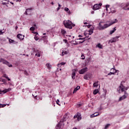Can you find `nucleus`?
<instances>
[{"label":"nucleus","mask_w":129,"mask_h":129,"mask_svg":"<svg viewBox=\"0 0 129 129\" xmlns=\"http://www.w3.org/2000/svg\"><path fill=\"white\" fill-rule=\"evenodd\" d=\"M118 21L116 19H114V21H111L110 23L103 24V22H100L99 23V27H98V30H104V29H106V28H108V27H110L111 25H113V24H115V23H117Z\"/></svg>","instance_id":"obj_1"},{"label":"nucleus","mask_w":129,"mask_h":129,"mask_svg":"<svg viewBox=\"0 0 129 129\" xmlns=\"http://www.w3.org/2000/svg\"><path fill=\"white\" fill-rule=\"evenodd\" d=\"M63 24L67 29H70L71 30L72 29V27H74L75 25L73 24L72 22L70 20H64L63 21Z\"/></svg>","instance_id":"obj_2"},{"label":"nucleus","mask_w":129,"mask_h":129,"mask_svg":"<svg viewBox=\"0 0 129 129\" xmlns=\"http://www.w3.org/2000/svg\"><path fill=\"white\" fill-rule=\"evenodd\" d=\"M124 90H127V87H124V86L122 85V82H121L119 88L117 89V91L119 93H121V92H123L124 91V95H127V93Z\"/></svg>","instance_id":"obj_3"},{"label":"nucleus","mask_w":129,"mask_h":129,"mask_svg":"<svg viewBox=\"0 0 129 129\" xmlns=\"http://www.w3.org/2000/svg\"><path fill=\"white\" fill-rule=\"evenodd\" d=\"M0 62L3 63V64H5L6 65H7V66H8L9 67H13L12 64H10V62H9V61L5 60L3 58H1Z\"/></svg>","instance_id":"obj_4"},{"label":"nucleus","mask_w":129,"mask_h":129,"mask_svg":"<svg viewBox=\"0 0 129 129\" xmlns=\"http://www.w3.org/2000/svg\"><path fill=\"white\" fill-rule=\"evenodd\" d=\"M84 35L86 36L85 37L80 38L77 39L79 41V40H82L83 43H84L85 41L87 40H89V39H90V37H89V36H87L86 33H84Z\"/></svg>","instance_id":"obj_5"},{"label":"nucleus","mask_w":129,"mask_h":129,"mask_svg":"<svg viewBox=\"0 0 129 129\" xmlns=\"http://www.w3.org/2000/svg\"><path fill=\"white\" fill-rule=\"evenodd\" d=\"M101 6H102V4L101 3H100L99 4H95L93 7V10H94V11L99 10V9L101 8Z\"/></svg>","instance_id":"obj_6"},{"label":"nucleus","mask_w":129,"mask_h":129,"mask_svg":"<svg viewBox=\"0 0 129 129\" xmlns=\"http://www.w3.org/2000/svg\"><path fill=\"white\" fill-rule=\"evenodd\" d=\"M74 118H77V120L78 121H79V120H81V114L79 112H78L74 116Z\"/></svg>","instance_id":"obj_7"},{"label":"nucleus","mask_w":129,"mask_h":129,"mask_svg":"<svg viewBox=\"0 0 129 129\" xmlns=\"http://www.w3.org/2000/svg\"><path fill=\"white\" fill-rule=\"evenodd\" d=\"M88 70V69L86 67V68L80 70L79 73H80V74H84L85 73V72H87Z\"/></svg>","instance_id":"obj_8"},{"label":"nucleus","mask_w":129,"mask_h":129,"mask_svg":"<svg viewBox=\"0 0 129 129\" xmlns=\"http://www.w3.org/2000/svg\"><path fill=\"white\" fill-rule=\"evenodd\" d=\"M118 38H119V36H116L112 38L109 41V43H114L115 42H116V41H118L117 39H118Z\"/></svg>","instance_id":"obj_9"},{"label":"nucleus","mask_w":129,"mask_h":129,"mask_svg":"<svg viewBox=\"0 0 129 129\" xmlns=\"http://www.w3.org/2000/svg\"><path fill=\"white\" fill-rule=\"evenodd\" d=\"M12 90V88L5 89L3 91H0V94H3V93H7V92H9V91H11Z\"/></svg>","instance_id":"obj_10"},{"label":"nucleus","mask_w":129,"mask_h":129,"mask_svg":"<svg viewBox=\"0 0 129 129\" xmlns=\"http://www.w3.org/2000/svg\"><path fill=\"white\" fill-rule=\"evenodd\" d=\"M17 37L18 39H19V40H21V41H22V40H24V38H25V36L19 34L17 35Z\"/></svg>","instance_id":"obj_11"},{"label":"nucleus","mask_w":129,"mask_h":129,"mask_svg":"<svg viewBox=\"0 0 129 129\" xmlns=\"http://www.w3.org/2000/svg\"><path fill=\"white\" fill-rule=\"evenodd\" d=\"M76 71H77V69L73 70V73L72 75V79H75V75H76Z\"/></svg>","instance_id":"obj_12"},{"label":"nucleus","mask_w":129,"mask_h":129,"mask_svg":"<svg viewBox=\"0 0 129 129\" xmlns=\"http://www.w3.org/2000/svg\"><path fill=\"white\" fill-rule=\"evenodd\" d=\"M67 118V114H66L63 115L62 118L60 120V122H64V121H66V119Z\"/></svg>","instance_id":"obj_13"},{"label":"nucleus","mask_w":129,"mask_h":129,"mask_svg":"<svg viewBox=\"0 0 129 129\" xmlns=\"http://www.w3.org/2000/svg\"><path fill=\"white\" fill-rule=\"evenodd\" d=\"M127 97V95H123L121 97H120L119 99V101H121V100H123L125 99Z\"/></svg>","instance_id":"obj_14"},{"label":"nucleus","mask_w":129,"mask_h":129,"mask_svg":"<svg viewBox=\"0 0 129 129\" xmlns=\"http://www.w3.org/2000/svg\"><path fill=\"white\" fill-rule=\"evenodd\" d=\"M82 43H83V42L79 41L78 39H77L75 40V43H74L73 44L74 45H79V44H82Z\"/></svg>","instance_id":"obj_15"},{"label":"nucleus","mask_w":129,"mask_h":129,"mask_svg":"<svg viewBox=\"0 0 129 129\" xmlns=\"http://www.w3.org/2000/svg\"><path fill=\"white\" fill-rule=\"evenodd\" d=\"M88 78H90V74H87L84 77V79L86 80H88Z\"/></svg>","instance_id":"obj_16"},{"label":"nucleus","mask_w":129,"mask_h":129,"mask_svg":"<svg viewBox=\"0 0 129 129\" xmlns=\"http://www.w3.org/2000/svg\"><path fill=\"white\" fill-rule=\"evenodd\" d=\"M61 122H60L56 125L55 128L56 129H60L61 127V125H62V124H61Z\"/></svg>","instance_id":"obj_17"},{"label":"nucleus","mask_w":129,"mask_h":129,"mask_svg":"<svg viewBox=\"0 0 129 129\" xmlns=\"http://www.w3.org/2000/svg\"><path fill=\"white\" fill-rule=\"evenodd\" d=\"M114 72H110L108 74V75H114V74H115V73H116V72H117V71L116 70H114Z\"/></svg>","instance_id":"obj_18"},{"label":"nucleus","mask_w":129,"mask_h":129,"mask_svg":"<svg viewBox=\"0 0 129 129\" xmlns=\"http://www.w3.org/2000/svg\"><path fill=\"white\" fill-rule=\"evenodd\" d=\"M46 66L49 70H50V69L52 68V65H51V64H50L49 63H46Z\"/></svg>","instance_id":"obj_19"},{"label":"nucleus","mask_w":129,"mask_h":129,"mask_svg":"<svg viewBox=\"0 0 129 129\" xmlns=\"http://www.w3.org/2000/svg\"><path fill=\"white\" fill-rule=\"evenodd\" d=\"M99 115V114L97 113H95L92 115H90V117L92 118V117H95V116H97Z\"/></svg>","instance_id":"obj_20"},{"label":"nucleus","mask_w":129,"mask_h":129,"mask_svg":"<svg viewBox=\"0 0 129 129\" xmlns=\"http://www.w3.org/2000/svg\"><path fill=\"white\" fill-rule=\"evenodd\" d=\"M129 6V3L126 4V5L123 7V10H125V11L127 10V7Z\"/></svg>","instance_id":"obj_21"},{"label":"nucleus","mask_w":129,"mask_h":129,"mask_svg":"<svg viewBox=\"0 0 129 129\" xmlns=\"http://www.w3.org/2000/svg\"><path fill=\"white\" fill-rule=\"evenodd\" d=\"M3 77H4L5 78H6V79H7L8 81H11V79L9 78V77H8L7 74H4L3 75Z\"/></svg>","instance_id":"obj_22"},{"label":"nucleus","mask_w":129,"mask_h":129,"mask_svg":"<svg viewBox=\"0 0 129 129\" xmlns=\"http://www.w3.org/2000/svg\"><path fill=\"white\" fill-rule=\"evenodd\" d=\"M116 28V27H114L113 30H111L110 31V35H112V34H113L115 31H116V29H115Z\"/></svg>","instance_id":"obj_23"},{"label":"nucleus","mask_w":129,"mask_h":129,"mask_svg":"<svg viewBox=\"0 0 129 129\" xmlns=\"http://www.w3.org/2000/svg\"><path fill=\"white\" fill-rule=\"evenodd\" d=\"M66 64V62H60V63H58L57 64V66L58 67H61V66H62L63 65H65Z\"/></svg>","instance_id":"obj_24"},{"label":"nucleus","mask_w":129,"mask_h":129,"mask_svg":"<svg viewBox=\"0 0 129 129\" xmlns=\"http://www.w3.org/2000/svg\"><path fill=\"white\" fill-rule=\"evenodd\" d=\"M64 11H66V12H68V14H69V15H70L71 14V12H70V11H69L68 8L66 7L64 8Z\"/></svg>","instance_id":"obj_25"},{"label":"nucleus","mask_w":129,"mask_h":129,"mask_svg":"<svg viewBox=\"0 0 129 129\" xmlns=\"http://www.w3.org/2000/svg\"><path fill=\"white\" fill-rule=\"evenodd\" d=\"M68 54V51H62V53H61V56H64V55H67Z\"/></svg>","instance_id":"obj_26"},{"label":"nucleus","mask_w":129,"mask_h":129,"mask_svg":"<svg viewBox=\"0 0 129 129\" xmlns=\"http://www.w3.org/2000/svg\"><path fill=\"white\" fill-rule=\"evenodd\" d=\"M93 86L94 87H97V86H98V81L95 82L93 84Z\"/></svg>","instance_id":"obj_27"},{"label":"nucleus","mask_w":129,"mask_h":129,"mask_svg":"<svg viewBox=\"0 0 129 129\" xmlns=\"http://www.w3.org/2000/svg\"><path fill=\"white\" fill-rule=\"evenodd\" d=\"M31 10H32V9H26V11L24 13V14L26 15H29V14L28 13V12H29V11H31Z\"/></svg>","instance_id":"obj_28"},{"label":"nucleus","mask_w":129,"mask_h":129,"mask_svg":"<svg viewBox=\"0 0 129 129\" xmlns=\"http://www.w3.org/2000/svg\"><path fill=\"white\" fill-rule=\"evenodd\" d=\"M61 33L62 35H65V34H66V31H65V30H64V29H61Z\"/></svg>","instance_id":"obj_29"},{"label":"nucleus","mask_w":129,"mask_h":129,"mask_svg":"<svg viewBox=\"0 0 129 129\" xmlns=\"http://www.w3.org/2000/svg\"><path fill=\"white\" fill-rule=\"evenodd\" d=\"M97 93H98V89H95V90H94V91H93V94H94V95H96V94Z\"/></svg>","instance_id":"obj_30"},{"label":"nucleus","mask_w":129,"mask_h":129,"mask_svg":"<svg viewBox=\"0 0 129 129\" xmlns=\"http://www.w3.org/2000/svg\"><path fill=\"white\" fill-rule=\"evenodd\" d=\"M97 47L99 48V49H102V45L100 44V43H98L97 45Z\"/></svg>","instance_id":"obj_31"},{"label":"nucleus","mask_w":129,"mask_h":129,"mask_svg":"<svg viewBox=\"0 0 129 129\" xmlns=\"http://www.w3.org/2000/svg\"><path fill=\"white\" fill-rule=\"evenodd\" d=\"M93 33V30H90V31H89L88 35H92Z\"/></svg>","instance_id":"obj_32"},{"label":"nucleus","mask_w":129,"mask_h":129,"mask_svg":"<svg viewBox=\"0 0 129 129\" xmlns=\"http://www.w3.org/2000/svg\"><path fill=\"white\" fill-rule=\"evenodd\" d=\"M81 59L82 60H84V59H85V56H84V54H82V55H81Z\"/></svg>","instance_id":"obj_33"},{"label":"nucleus","mask_w":129,"mask_h":129,"mask_svg":"<svg viewBox=\"0 0 129 129\" xmlns=\"http://www.w3.org/2000/svg\"><path fill=\"white\" fill-rule=\"evenodd\" d=\"M30 31H35V27H31L30 28Z\"/></svg>","instance_id":"obj_34"},{"label":"nucleus","mask_w":129,"mask_h":129,"mask_svg":"<svg viewBox=\"0 0 129 129\" xmlns=\"http://www.w3.org/2000/svg\"><path fill=\"white\" fill-rule=\"evenodd\" d=\"M110 125L109 124H107V125H105V129L108 128V127Z\"/></svg>","instance_id":"obj_35"},{"label":"nucleus","mask_w":129,"mask_h":129,"mask_svg":"<svg viewBox=\"0 0 129 129\" xmlns=\"http://www.w3.org/2000/svg\"><path fill=\"white\" fill-rule=\"evenodd\" d=\"M5 106H6V105L0 104V108L2 107H5Z\"/></svg>","instance_id":"obj_36"},{"label":"nucleus","mask_w":129,"mask_h":129,"mask_svg":"<svg viewBox=\"0 0 129 129\" xmlns=\"http://www.w3.org/2000/svg\"><path fill=\"white\" fill-rule=\"evenodd\" d=\"M56 104L58 105H60V104H59V102H60V101H59V99H57L56 101Z\"/></svg>","instance_id":"obj_37"},{"label":"nucleus","mask_w":129,"mask_h":129,"mask_svg":"<svg viewBox=\"0 0 129 129\" xmlns=\"http://www.w3.org/2000/svg\"><path fill=\"white\" fill-rule=\"evenodd\" d=\"M14 42H15V41H14L12 39H9V42L11 43H14Z\"/></svg>","instance_id":"obj_38"},{"label":"nucleus","mask_w":129,"mask_h":129,"mask_svg":"<svg viewBox=\"0 0 129 129\" xmlns=\"http://www.w3.org/2000/svg\"><path fill=\"white\" fill-rule=\"evenodd\" d=\"M35 56H37V57H41L40 53H36Z\"/></svg>","instance_id":"obj_39"},{"label":"nucleus","mask_w":129,"mask_h":129,"mask_svg":"<svg viewBox=\"0 0 129 129\" xmlns=\"http://www.w3.org/2000/svg\"><path fill=\"white\" fill-rule=\"evenodd\" d=\"M108 8H109V5H106V11L107 12V11H108Z\"/></svg>","instance_id":"obj_40"},{"label":"nucleus","mask_w":129,"mask_h":129,"mask_svg":"<svg viewBox=\"0 0 129 129\" xmlns=\"http://www.w3.org/2000/svg\"><path fill=\"white\" fill-rule=\"evenodd\" d=\"M77 90H78L75 88V89L74 90V91H73V93H75V92H76L77 91Z\"/></svg>","instance_id":"obj_41"},{"label":"nucleus","mask_w":129,"mask_h":129,"mask_svg":"<svg viewBox=\"0 0 129 129\" xmlns=\"http://www.w3.org/2000/svg\"><path fill=\"white\" fill-rule=\"evenodd\" d=\"M76 89H77L78 90H79V89H80V86H78L76 88Z\"/></svg>","instance_id":"obj_42"},{"label":"nucleus","mask_w":129,"mask_h":129,"mask_svg":"<svg viewBox=\"0 0 129 129\" xmlns=\"http://www.w3.org/2000/svg\"><path fill=\"white\" fill-rule=\"evenodd\" d=\"M78 37H79V38H83V36L82 35H78Z\"/></svg>","instance_id":"obj_43"},{"label":"nucleus","mask_w":129,"mask_h":129,"mask_svg":"<svg viewBox=\"0 0 129 129\" xmlns=\"http://www.w3.org/2000/svg\"><path fill=\"white\" fill-rule=\"evenodd\" d=\"M34 39L36 40V41H38V40H39V38H38L36 36L34 37Z\"/></svg>","instance_id":"obj_44"},{"label":"nucleus","mask_w":129,"mask_h":129,"mask_svg":"<svg viewBox=\"0 0 129 129\" xmlns=\"http://www.w3.org/2000/svg\"><path fill=\"white\" fill-rule=\"evenodd\" d=\"M114 70H115V69H111V71H112V72H114Z\"/></svg>","instance_id":"obj_45"},{"label":"nucleus","mask_w":129,"mask_h":129,"mask_svg":"<svg viewBox=\"0 0 129 129\" xmlns=\"http://www.w3.org/2000/svg\"><path fill=\"white\" fill-rule=\"evenodd\" d=\"M63 41L64 42V43H67V39H63Z\"/></svg>","instance_id":"obj_46"},{"label":"nucleus","mask_w":129,"mask_h":129,"mask_svg":"<svg viewBox=\"0 0 129 129\" xmlns=\"http://www.w3.org/2000/svg\"><path fill=\"white\" fill-rule=\"evenodd\" d=\"M2 34H4V32H3V30H0V35H2Z\"/></svg>","instance_id":"obj_47"},{"label":"nucleus","mask_w":129,"mask_h":129,"mask_svg":"<svg viewBox=\"0 0 129 129\" xmlns=\"http://www.w3.org/2000/svg\"><path fill=\"white\" fill-rule=\"evenodd\" d=\"M86 26H87V27H88V28H90V27H91V26H90V25H86Z\"/></svg>","instance_id":"obj_48"},{"label":"nucleus","mask_w":129,"mask_h":129,"mask_svg":"<svg viewBox=\"0 0 129 129\" xmlns=\"http://www.w3.org/2000/svg\"><path fill=\"white\" fill-rule=\"evenodd\" d=\"M15 29H16V31L18 30V26H16L15 27Z\"/></svg>","instance_id":"obj_49"},{"label":"nucleus","mask_w":129,"mask_h":129,"mask_svg":"<svg viewBox=\"0 0 129 129\" xmlns=\"http://www.w3.org/2000/svg\"><path fill=\"white\" fill-rule=\"evenodd\" d=\"M61 8L60 7H58L57 8V11H59V10H60Z\"/></svg>","instance_id":"obj_50"},{"label":"nucleus","mask_w":129,"mask_h":129,"mask_svg":"<svg viewBox=\"0 0 129 129\" xmlns=\"http://www.w3.org/2000/svg\"><path fill=\"white\" fill-rule=\"evenodd\" d=\"M58 8H61V5L58 4Z\"/></svg>","instance_id":"obj_51"},{"label":"nucleus","mask_w":129,"mask_h":129,"mask_svg":"<svg viewBox=\"0 0 129 129\" xmlns=\"http://www.w3.org/2000/svg\"><path fill=\"white\" fill-rule=\"evenodd\" d=\"M51 5H52V6H53V5H54V3H53V2H51Z\"/></svg>","instance_id":"obj_52"},{"label":"nucleus","mask_w":129,"mask_h":129,"mask_svg":"<svg viewBox=\"0 0 129 129\" xmlns=\"http://www.w3.org/2000/svg\"><path fill=\"white\" fill-rule=\"evenodd\" d=\"M33 26L34 27H36L37 25L36 24H34Z\"/></svg>","instance_id":"obj_53"},{"label":"nucleus","mask_w":129,"mask_h":129,"mask_svg":"<svg viewBox=\"0 0 129 129\" xmlns=\"http://www.w3.org/2000/svg\"><path fill=\"white\" fill-rule=\"evenodd\" d=\"M127 10L129 11V7L127 8Z\"/></svg>","instance_id":"obj_54"},{"label":"nucleus","mask_w":129,"mask_h":129,"mask_svg":"<svg viewBox=\"0 0 129 129\" xmlns=\"http://www.w3.org/2000/svg\"><path fill=\"white\" fill-rule=\"evenodd\" d=\"M74 43H75V41H73V44H74Z\"/></svg>","instance_id":"obj_55"},{"label":"nucleus","mask_w":129,"mask_h":129,"mask_svg":"<svg viewBox=\"0 0 129 129\" xmlns=\"http://www.w3.org/2000/svg\"><path fill=\"white\" fill-rule=\"evenodd\" d=\"M43 36H45V35H46V33H43Z\"/></svg>","instance_id":"obj_56"},{"label":"nucleus","mask_w":129,"mask_h":129,"mask_svg":"<svg viewBox=\"0 0 129 129\" xmlns=\"http://www.w3.org/2000/svg\"><path fill=\"white\" fill-rule=\"evenodd\" d=\"M3 5H6V3H3Z\"/></svg>","instance_id":"obj_57"},{"label":"nucleus","mask_w":129,"mask_h":129,"mask_svg":"<svg viewBox=\"0 0 129 129\" xmlns=\"http://www.w3.org/2000/svg\"><path fill=\"white\" fill-rule=\"evenodd\" d=\"M73 129H77V128H76V127H75V128H73Z\"/></svg>","instance_id":"obj_58"},{"label":"nucleus","mask_w":129,"mask_h":129,"mask_svg":"<svg viewBox=\"0 0 129 129\" xmlns=\"http://www.w3.org/2000/svg\"><path fill=\"white\" fill-rule=\"evenodd\" d=\"M36 97H37V96H35L34 98L36 99Z\"/></svg>","instance_id":"obj_59"},{"label":"nucleus","mask_w":129,"mask_h":129,"mask_svg":"<svg viewBox=\"0 0 129 129\" xmlns=\"http://www.w3.org/2000/svg\"><path fill=\"white\" fill-rule=\"evenodd\" d=\"M19 2H21V0H18Z\"/></svg>","instance_id":"obj_60"},{"label":"nucleus","mask_w":129,"mask_h":129,"mask_svg":"<svg viewBox=\"0 0 129 129\" xmlns=\"http://www.w3.org/2000/svg\"><path fill=\"white\" fill-rule=\"evenodd\" d=\"M79 106H81V104H79Z\"/></svg>","instance_id":"obj_61"},{"label":"nucleus","mask_w":129,"mask_h":129,"mask_svg":"<svg viewBox=\"0 0 129 129\" xmlns=\"http://www.w3.org/2000/svg\"><path fill=\"white\" fill-rule=\"evenodd\" d=\"M59 70L61 71V69H59Z\"/></svg>","instance_id":"obj_62"},{"label":"nucleus","mask_w":129,"mask_h":129,"mask_svg":"<svg viewBox=\"0 0 129 129\" xmlns=\"http://www.w3.org/2000/svg\"><path fill=\"white\" fill-rule=\"evenodd\" d=\"M30 11H31V10L28 11V12H30Z\"/></svg>","instance_id":"obj_63"},{"label":"nucleus","mask_w":129,"mask_h":129,"mask_svg":"<svg viewBox=\"0 0 129 129\" xmlns=\"http://www.w3.org/2000/svg\"><path fill=\"white\" fill-rule=\"evenodd\" d=\"M88 129H90V128H88Z\"/></svg>","instance_id":"obj_64"}]
</instances>
